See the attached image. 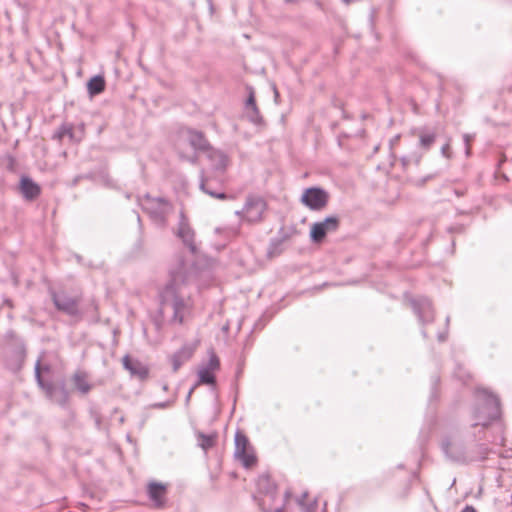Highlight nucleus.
Masks as SVG:
<instances>
[{
  "mask_svg": "<svg viewBox=\"0 0 512 512\" xmlns=\"http://www.w3.org/2000/svg\"><path fill=\"white\" fill-rule=\"evenodd\" d=\"M21 191L27 199H34L36 196H38L40 188L29 178H22Z\"/></svg>",
  "mask_w": 512,
  "mask_h": 512,
  "instance_id": "nucleus-12",
  "label": "nucleus"
},
{
  "mask_svg": "<svg viewBox=\"0 0 512 512\" xmlns=\"http://www.w3.org/2000/svg\"><path fill=\"white\" fill-rule=\"evenodd\" d=\"M338 228V219L328 217L324 221L314 223L311 227V238L314 242H321L324 237Z\"/></svg>",
  "mask_w": 512,
  "mask_h": 512,
  "instance_id": "nucleus-6",
  "label": "nucleus"
},
{
  "mask_svg": "<svg viewBox=\"0 0 512 512\" xmlns=\"http://www.w3.org/2000/svg\"><path fill=\"white\" fill-rule=\"evenodd\" d=\"M418 314L421 320L430 321L433 318V310L431 303L427 299H423L419 302L417 307Z\"/></svg>",
  "mask_w": 512,
  "mask_h": 512,
  "instance_id": "nucleus-15",
  "label": "nucleus"
},
{
  "mask_svg": "<svg viewBox=\"0 0 512 512\" xmlns=\"http://www.w3.org/2000/svg\"><path fill=\"white\" fill-rule=\"evenodd\" d=\"M461 512H476L472 506H466Z\"/></svg>",
  "mask_w": 512,
  "mask_h": 512,
  "instance_id": "nucleus-31",
  "label": "nucleus"
},
{
  "mask_svg": "<svg viewBox=\"0 0 512 512\" xmlns=\"http://www.w3.org/2000/svg\"><path fill=\"white\" fill-rule=\"evenodd\" d=\"M89 93L93 95H97L104 91L105 89V81L101 76H95L91 78L87 84Z\"/></svg>",
  "mask_w": 512,
  "mask_h": 512,
  "instance_id": "nucleus-16",
  "label": "nucleus"
},
{
  "mask_svg": "<svg viewBox=\"0 0 512 512\" xmlns=\"http://www.w3.org/2000/svg\"><path fill=\"white\" fill-rule=\"evenodd\" d=\"M144 209L156 220L164 221L171 210V205L162 198H147L143 203Z\"/></svg>",
  "mask_w": 512,
  "mask_h": 512,
  "instance_id": "nucleus-5",
  "label": "nucleus"
},
{
  "mask_svg": "<svg viewBox=\"0 0 512 512\" xmlns=\"http://www.w3.org/2000/svg\"><path fill=\"white\" fill-rule=\"evenodd\" d=\"M208 182H209V175L208 174H204L203 175V178H202V181H201V189L206 192L207 194L211 195L212 197H215V198H219V199H225L226 198V195L224 193H214L210 190H208L207 186H208Z\"/></svg>",
  "mask_w": 512,
  "mask_h": 512,
  "instance_id": "nucleus-23",
  "label": "nucleus"
},
{
  "mask_svg": "<svg viewBox=\"0 0 512 512\" xmlns=\"http://www.w3.org/2000/svg\"><path fill=\"white\" fill-rule=\"evenodd\" d=\"M234 455L235 458L247 469L254 467L257 463L254 448L250 444L248 438L241 432H237L235 435Z\"/></svg>",
  "mask_w": 512,
  "mask_h": 512,
  "instance_id": "nucleus-2",
  "label": "nucleus"
},
{
  "mask_svg": "<svg viewBox=\"0 0 512 512\" xmlns=\"http://www.w3.org/2000/svg\"><path fill=\"white\" fill-rule=\"evenodd\" d=\"M193 354V349L190 347H183L179 351H177L172 357L171 362L173 366V370L177 371L181 365L189 360Z\"/></svg>",
  "mask_w": 512,
  "mask_h": 512,
  "instance_id": "nucleus-11",
  "label": "nucleus"
},
{
  "mask_svg": "<svg viewBox=\"0 0 512 512\" xmlns=\"http://www.w3.org/2000/svg\"><path fill=\"white\" fill-rule=\"evenodd\" d=\"M207 369L215 372L219 368V360L215 355H212L208 364L205 366Z\"/></svg>",
  "mask_w": 512,
  "mask_h": 512,
  "instance_id": "nucleus-26",
  "label": "nucleus"
},
{
  "mask_svg": "<svg viewBox=\"0 0 512 512\" xmlns=\"http://www.w3.org/2000/svg\"><path fill=\"white\" fill-rule=\"evenodd\" d=\"M246 107H247V110H251L252 114H251V119L252 120H255L256 116H257V109H256V104H255V99H254V95L253 93L251 92L249 97H248V100L246 102Z\"/></svg>",
  "mask_w": 512,
  "mask_h": 512,
  "instance_id": "nucleus-24",
  "label": "nucleus"
},
{
  "mask_svg": "<svg viewBox=\"0 0 512 512\" xmlns=\"http://www.w3.org/2000/svg\"><path fill=\"white\" fill-rule=\"evenodd\" d=\"M216 436L214 435H199V445L205 451L210 449L215 443Z\"/></svg>",
  "mask_w": 512,
  "mask_h": 512,
  "instance_id": "nucleus-21",
  "label": "nucleus"
},
{
  "mask_svg": "<svg viewBox=\"0 0 512 512\" xmlns=\"http://www.w3.org/2000/svg\"><path fill=\"white\" fill-rule=\"evenodd\" d=\"M56 390H57L56 388H51V389L49 390L50 397H51L52 399H54L55 401H57V402H60V403H61V402H64V400H65V398H66V395H63L61 398H57V397H56Z\"/></svg>",
  "mask_w": 512,
  "mask_h": 512,
  "instance_id": "nucleus-28",
  "label": "nucleus"
},
{
  "mask_svg": "<svg viewBox=\"0 0 512 512\" xmlns=\"http://www.w3.org/2000/svg\"><path fill=\"white\" fill-rule=\"evenodd\" d=\"M36 376H37V379H38V382L40 385H42V382H41V378H40V368H39V363L37 364L36 366Z\"/></svg>",
  "mask_w": 512,
  "mask_h": 512,
  "instance_id": "nucleus-30",
  "label": "nucleus"
},
{
  "mask_svg": "<svg viewBox=\"0 0 512 512\" xmlns=\"http://www.w3.org/2000/svg\"><path fill=\"white\" fill-rule=\"evenodd\" d=\"M199 383L203 384H213L215 381L214 372L207 369L206 367H202L199 372Z\"/></svg>",
  "mask_w": 512,
  "mask_h": 512,
  "instance_id": "nucleus-19",
  "label": "nucleus"
},
{
  "mask_svg": "<svg viewBox=\"0 0 512 512\" xmlns=\"http://www.w3.org/2000/svg\"><path fill=\"white\" fill-rule=\"evenodd\" d=\"M208 160L210 162V167L216 175H222L226 170L229 160L227 156L218 150H209L207 154Z\"/></svg>",
  "mask_w": 512,
  "mask_h": 512,
  "instance_id": "nucleus-7",
  "label": "nucleus"
},
{
  "mask_svg": "<svg viewBox=\"0 0 512 512\" xmlns=\"http://www.w3.org/2000/svg\"><path fill=\"white\" fill-rule=\"evenodd\" d=\"M56 135H57V137H58L59 139H62V138H64L65 136H69V137H71V136H72V129H71V127H70V126L64 125V126H62V127L59 129V131L57 132V134H56Z\"/></svg>",
  "mask_w": 512,
  "mask_h": 512,
  "instance_id": "nucleus-25",
  "label": "nucleus"
},
{
  "mask_svg": "<svg viewBox=\"0 0 512 512\" xmlns=\"http://www.w3.org/2000/svg\"><path fill=\"white\" fill-rule=\"evenodd\" d=\"M169 275V281L161 292V304L164 310L173 311L175 321L182 323L192 308L188 291L191 274L188 273L187 265L179 260L171 267Z\"/></svg>",
  "mask_w": 512,
  "mask_h": 512,
  "instance_id": "nucleus-1",
  "label": "nucleus"
},
{
  "mask_svg": "<svg viewBox=\"0 0 512 512\" xmlns=\"http://www.w3.org/2000/svg\"><path fill=\"white\" fill-rule=\"evenodd\" d=\"M419 138H420V146L425 149H429L430 146L434 143L436 135H435V133H425V132L421 131L419 133Z\"/></svg>",
  "mask_w": 512,
  "mask_h": 512,
  "instance_id": "nucleus-20",
  "label": "nucleus"
},
{
  "mask_svg": "<svg viewBox=\"0 0 512 512\" xmlns=\"http://www.w3.org/2000/svg\"><path fill=\"white\" fill-rule=\"evenodd\" d=\"M165 492L166 488L162 484L150 483L148 486L149 496L156 507H161L163 505Z\"/></svg>",
  "mask_w": 512,
  "mask_h": 512,
  "instance_id": "nucleus-10",
  "label": "nucleus"
},
{
  "mask_svg": "<svg viewBox=\"0 0 512 512\" xmlns=\"http://www.w3.org/2000/svg\"><path fill=\"white\" fill-rule=\"evenodd\" d=\"M277 512H279V511H277Z\"/></svg>",
  "mask_w": 512,
  "mask_h": 512,
  "instance_id": "nucleus-32",
  "label": "nucleus"
},
{
  "mask_svg": "<svg viewBox=\"0 0 512 512\" xmlns=\"http://www.w3.org/2000/svg\"><path fill=\"white\" fill-rule=\"evenodd\" d=\"M177 235L192 251L195 250L194 232L183 215H181Z\"/></svg>",
  "mask_w": 512,
  "mask_h": 512,
  "instance_id": "nucleus-9",
  "label": "nucleus"
},
{
  "mask_svg": "<svg viewBox=\"0 0 512 512\" xmlns=\"http://www.w3.org/2000/svg\"><path fill=\"white\" fill-rule=\"evenodd\" d=\"M187 139L195 149H203L205 147V139L199 132L189 131Z\"/></svg>",
  "mask_w": 512,
  "mask_h": 512,
  "instance_id": "nucleus-18",
  "label": "nucleus"
},
{
  "mask_svg": "<svg viewBox=\"0 0 512 512\" xmlns=\"http://www.w3.org/2000/svg\"><path fill=\"white\" fill-rule=\"evenodd\" d=\"M328 200L327 193L316 187L305 189L301 196V203L312 210H321Z\"/></svg>",
  "mask_w": 512,
  "mask_h": 512,
  "instance_id": "nucleus-4",
  "label": "nucleus"
},
{
  "mask_svg": "<svg viewBox=\"0 0 512 512\" xmlns=\"http://www.w3.org/2000/svg\"><path fill=\"white\" fill-rule=\"evenodd\" d=\"M123 365L129 373L139 379H145L148 375V369L138 360H135L129 356L123 358Z\"/></svg>",
  "mask_w": 512,
  "mask_h": 512,
  "instance_id": "nucleus-8",
  "label": "nucleus"
},
{
  "mask_svg": "<svg viewBox=\"0 0 512 512\" xmlns=\"http://www.w3.org/2000/svg\"><path fill=\"white\" fill-rule=\"evenodd\" d=\"M73 381L76 388L83 394L91 390V385L88 382L87 375L84 372H77L73 376Z\"/></svg>",
  "mask_w": 512,
  "mask_h": 512,
  "instance_id": "nucleus-13",
  "label": "nucleus"
},
{
  "mask_svg": "<svg viewBox=\"0 0 512 512\" xmlns=\"http://www.w3.org/2000/svg\"><path fill=\"white\" fill-rule=\"evenodd\" d=\"M53 301L58 309L64 310L68 313L74 312L75 302L72 299H66L59 295H53Z\"/></svg>",
  "mask_w": 512,
  "mask_h": 512,
  "instance_id": "nucleus-17",
  "label": "nucleus"
},
{
  "mask_svg": "<svg viewBox=\"0 0 512 512\" xmlns=\"http://www.w3.org/2000/svg\"><path fill=\"white\" fill-rule=\"evenodd\" d=\"M265 211L266 202L261 197L250 196L247 198L243 210L237 211L236 214L248 223H255L263 219Z\"/></svg>",
  "mask_w": 512,
  "mask_h": 512,
  "instance_id": "nucleus-3",
  "label": "nucleus"
},
{
  "mask_svg": "<svg viewBox=\"0 0 512 512\" xmlns=\"http://www.w3.org/2000/svg\"><path fill=\"white\" fill-rule=\"evenodd\" d=\"M483 398L486 400V404L490 409V418H496L498 416L499 401L496 396L488 393L486 390H481Z\"/></svg>",
  "mask_w": 512,
  "mask_h": 512,
  "instance_id": "nucleus-14",
  "label": "nucleus"
},
{
  "mask_svg": "<svg viewBox=\"0 0 512 512\" xmlns=\"http://www.w3.org/2000/svg\"><path fill=\"white\" fill-rule=\"evenodd\" d=\"M449 150H450V145H449V143H447L441 149L442 155L445 156L446 158H449L450 157Z\"/></svg>",
  "mask_w": 512,
  "mask_h": 512,
  "instance_id": "nucleus-29",
  "label": "nucleus"
},
{
  "mask_svg": "<svg viewBox=\"0 0 512 512\" xmlns=\"http://www.w3.org/2000/svg\"><path fill=\"white\" fill-rule=\"evenodd\" d=\"M463 138L466 145V154L469 155L471 150L470 144L473 141L474 136L470 134H465Z\"/></svg>",
  "mask_w": 512,
  "mask_h": 512,
  "instance_id": "nucleus-27",
  "label": "nucleus"
},
{
  "mask_svg": "<svg viewBox=\"0 0 512 512\" xmlns=\"http://www.w3.org/2000/svg\"><path fill=\"white\" fill-rule=\"evenodd\" d=\"M215 232L224 234L226 238H232L239 234V226L216 228Z\"/></svg>",
  "mask_w": 512,
  "mask_h": 512,
  "instance_id": "nucleus-22",
  "label": "nucleus"
}]
</instances>
